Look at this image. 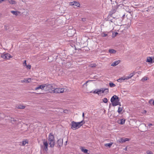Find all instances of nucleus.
Segmentation results:
<instances>
[{
    "label": "nucleus",
    "instance_id": "3",
    "mask_svg": "<svg viewBox=\"0 0 154 154\" xmlns=\"http://www.w3.org/2000/svg\"><path fill=\"white\" fill-rule=\"evenodd\" d=\"M48 140L50 146L51 147L54 146L55 144L54 136L51 133H50L48 136Z\"/></svg>",
    "mask_w": 154,
    "mask_h": 154
},
{
    "label": "nucleus",
    "instance_id": "13",
    "mask_svg": "<svg viewBox=\"0 0 154 154\" xmlns=\"http://www.w3.org/2000/svg\"><path fill=\"white\" fill-rule=\"evenodd\" d=\"M63 140L62 139H59L57 141L58 146L59 147L63 145Z\"/></svg>",
    "mask_w": 154,
    "mask_h": 154
},
{
    "label": "nucleus",
    "instance_id": "17",
    "mask_svg": "<svg viewBox=\"0 0 154 154\" xmlns=\"http://www.w3.org/2000/svg\"><path fill=\"white\" fill-rule=\"evenodd\" d=\"M125 121V120L124 119H122L119 120V121L120 122H119V123L121 125H123L124 124Z\"/></svg>",
    "mask_w": 154,
    "mask_h": 154
},
{
    "label": "nucleus",
    "instance_id": "4",
    "mask_svg": "<svg viewBox=\"0 0 154 154\" xmlns=\"http://www.w3.org/2000/svg\"><path fill=\"white\" fill-rule=\"evenodd\" d=\"M105 92L107 93L109 92V89L108 88H101L100 89H96L93 92L94 94H99L101 92L103 93Z\"/></svg>",
    "mask_w": 154,
    "mask_h": 154
},
{
    "label": "nucleus",
    "instance_id": "46",
    "mask_svg": "<svg viewBox=\"0 0 154 154\" xmlns=\"http://www.w3.org/2000/svg\"><path fill=\"white\" fill-rule=\"evenodd\" d=\"M84 113H83L82 114V116L83 117H84Z\"/></svg>",
    "mask_w": 154,
    "mask_h": 154
},
{
    "label": "nucleus",
    "instance_id": "1",
    "mask_svg": "<svg viewBox=\"0 0 154 154\" xmlns=\"http://www.w3.org/2000/svg\"><path fill=\"white\" fill-rule=\"evenodd\" d=\"M85 123V122L84 120L79 122H76L72 121L71 122V128L73 130H76L80 128Z\"/></svg>",
    "mask_w": 154,
    "mask_h": 154
},
{
    "label": "nucleus",
    "instance_id": "26",
    "mask_svg": "<svg viewBox=\"0 0 154 154\" xmlns=\"http://www.w3.org/2000/svg\"><path fill=\"white\" fill-rule=\"evenodd\" d=\"M122 110L123 109L122 108L119 107L117 111L119 113H120L122 111Z\"/></svg>",
    "mask_w": 154,
    "mask_h": 154
},
{
    "label": "nucleus",
    "instance_id": "9",
    "mask_svg": "<svg viewBox=\"0 0 154 154\" xmlns=\"http://www.w3.org/2000/svg\"><path fill=\"white\" fill-rule=\"evenodd\" d=\"M130 139L128 138H125L123 139L122 138H120L117 141L119 143H123L126 141H129Z\"/></svg>",
    "mask_w": 154,
    "mask_h": 154
},
{
    "label": "nucleus",
    "instance_id": "34",
    "mask_svg": "<svg viewBox=\"0 0 154 154\" xmlns=\"http://www.w3.org/2000/svg\"><path fill=\"white\" fill-rule=\"evenodd\" d=\"M134 75V73H132L131 74H130L129 75H128L129 78H131V77H132Z\"/></svg>",
    "mask_w": 154,
    "mask_h": 154
},
{
    "label": "nucleus",
    "instance_id": "24",
    "mask_svg": "<svg viewBox=\"0 0 154 154\" xmlns=\"http://www.w3.org/2000/svg\"><path fill=\"white\" fill-rule=\"evenodd\" d=\"M109 85L110 87H113L116 86V85L115 84L112 82H110L109 83Z\"/></svg>",
    "mask_w": 154,
    "mask_h": 154
},
{
    "label": "nucleus",
    "instance_id": "32",
    "mask_svg": "<svg viewBox=\"0 0 154 154\" xmlns=\"http://www.w3.org/2000/svg\"><path fill=\"white\" fill-rule=\"evenodd\" d=\"M107 35H108V34L106 33H102L101 34V36H102V37H103L107 36Z\"/></svg>",
    "mask_w": 154,
    "mask_h": 154
},
{
    "label": "nucleus",
    "instance_id": "38",
    "mask_svg": "<svg viewBox=\"0 0 154 154\" xmlns=\"http://www.w3.org/2000/svg\"><path fill=\"white\" fill-rule=\"evenodd\" d=\"M123 78H124V79H125V80H126V79L127 80V79H130V78H129L128 76H126L125 77H123Z\"/></svg>",
    "mask_w": 154,
    "mask_h": 154
},
{
    "label": "nucleus",
    "instance_id": "44",
    "mask_svg": "<svg viewBox=\"0 0 154 154\" xmlns=\"http://www.w3.org/2000/svg\"><path fill=\"white\" fill-rule=\"evenodd\" d=\"M67 141H66V142H65V145H66L67 144Z\"/></svg>",
    "mask_w": 154,
    "mask_h": 154
},
{
    "label": "nucleus",
    "instance_id": "39",
    "mask_svg": "<svg viewBox=\"0 0 154 154\" xmlns=\"http://www.w3.org/2000/svg\"><path fill=\"white\" fill-rule=\"evenodd\" d=\"M23 65L24 66H26L27 65L26 63V61L25 60L24 62L23 63Z\"/></svg>",
    "mask_w": 154,
    "mask_h": 154
},
{
    "label": "nucleus",
    "instance_id": "10",
    "mask_svg": "<svg viewBox=\"0 0 154 154\" xmlns=\"http://www.w3.org/2000/svg\"><path fill=\"white\" fill-rule=\"evenodd\" d=\"M116 10L115 9H112L110 12L109 14V16L110 17H112L113 18H116V17H114L113 15V14L115 13L116 12Z\"/></svg>",
    "mask_w": 154,
    "mask_h": 154
},
{
    "label": "nucleus",
    "instance_id": "35",
    "mask_svg": "<svg viewBox=\"0 0 154 154\" xmlns=\"http://www.w3.org/2000/svg\"><path fill=\"white\" fill-rule=\"evenodd\" d=\"M153 125H154L152 124H151V123L149 124H148V126L147 127V128H149L150 127L153 126Z\"/></svg>",
    "mask_w": 154,
    "mask_h": 154
},
{
    "label": "nucleus",
    "instance_id": "30",
    "mask_svg": "<svg viewBox=\"0 0 154 154\" xmlns=\"http://www.w3.org/2000/svg\"><path fill=\"white\" fill-rule=\"evenodd\" d=\"M148 79V78L146 77H143L141 81L142 82H144L145 81H146Z\"/></svg>",
    "mask_w": 154,
    "mask_h": 154
},
{
    "label": "nucleus",
    "instance_id": "25",
    "mask_svg": "<svg viewBox=\"0 0 154 154\" xmlns=\"http://www.w3.org/2000/svg\"><path fill=\"white\" fill-rule=\"evenodd\" d=\"M28 141L26 140L23 141L22 142V145L24 146L26 143H28Z\"/></svg>",
    "mask_w": 154,
    "mask_h": 154
},
{
    "label": "nucleus",
    "instance_id": "36",
    "mask_svg": "<svg viewBox=\"0 0 154 154\" xmlns=\"http://www.w3.org/2000/svg\"><path fill=\"white\" fill-rule=\"evenodd\" d=\"M147 154H152L153 152L149 150H148L146 151Z\"/></svg>",
    "mask_w": 154,
    "mask_h": 154
},
{
    "label": "nucleus",
    "instance_id": "11",
    "mask_svg": "<svg viewBox=\"0 0 154 154\" xmlns=\"http://www.w3.org/2000/svg\"><path fill=\"white\" fill-rule=\"evenodd\" d=\"M45 86H46V84L40 85H39L38 86L36 87L35 88V90H37L39 89L42 90L44 89V88L45 87Z\"/></svg>",
    "mask_w": 154,
    "mask_h": 154
},
{
    "label": "nucleus",
    "instance_id": "43",
    "mask_svg": "<svg viewBox=\"0 0 154 154\" xmlns=\"http://www.w3.org/2000/svg\"><path fill=\"white\" fill-rule=\"evenodd\" d=\"M127 147H126L124 149V150H126H126H127Z\"/></svg>",
    "mask_w": 154,
    "mask_h": 154
},
{
    "label": "nucleus",
    "instance_id": "37",
    "mask_svg": "<svg viewBox=\"0 0 154 154\" xmlns=\"http://www.w3.org/2000/svg\"><path fill=\"white\" fill-rule=\"evenodd\" d=\"M26 66V67L27 69H30L31 68V66L30 65H27Z\"/></svg>",
    "mask_w": 154,
    "mask_h": 154
},
{
    "label": "nucleus",
    "instance_id": "28",
    "mask_svg": "<svg viewBox=\"0 0 154 154\" xmlns=\"http://www.w3.org/2000/svg\"><path fill=\"white\" fill-rule=\"evenodd\" d=\"M10 3L12 4H15L16 3V1L13 0H11Z\"/></svg>",
    "mask_w": 154,
    "mask_h": 154
},
{
    "label": "nucleus",
    "instance_id": "18",
    "mask_svg": "<svg viewBox=\"0 0 154 154\" xmlns=\"http://www.w3.org/2000/svg\"><path fill=\"white\" fill-rule=\"evenodd\" d=\"M11 12L14 15L17 16L20 12L16 11H11Z\"/></svg>",
    "mask_w": 154,
    "mask_h": 154
},
{
    "label": "nucleus",
    "instance_id": "2",
    "mask_svg": "<svg viewBox=\"0 0 154 154\" xmlns=\"http://www.w3.org/2000/svg\"><path fill=\"white\" fill-rule=\"evenodd\" d=\"M119 97L116 95L113 96L110 100L112 106H114L119 105L120 106H121L120 103L119 102Z\"/></svg>",
    "mask_w": 154,
    "mask_h": 154
},
{
    "label": "nucleus",
    "instance_id": "49",
    "mask_svg": "<svg viewBox=\"0 0 154 154\" xmlns=\"http://www.w3.org/2000/svg\"><path fill=\"white\" fill-rule=\"evenodd\" d=\"M144 125H145V127H146V125L145 124H144Z\"/></svg>",
    "mask_w": 154,
    "mask_h": 154
},
{
    "label": "nucleus",
    "instance_id": "5",
    "mask_svg": "<svg viewBox=\"0 0 154 154\" xmlns=\"http://www.w3.org/2000/svg\"><path fill=\"white\" fill-rule=\"evenodd\" d=\"M69 5L70 6H74V8H76L77 7H79L80 6V4L78 2L76 1H73L70 2Z\"/></svg>",
    "mask_w": 154,
    "mask_h": 154
},
{
    "label": "nucleus",
    "instance_id": "19",
    "mask_svg": "<svg viewBox=\"0 0 154 154\" xmlns=\"http://www.w3.org/2000/svg\"><path fill=\"white\" fill-rule=\"evenodd\" d=\"M109 52L110 54H115L116 53V51L115 50L112 49H110L109 50Z\"/></svg>",
    "mask_w": 154,
    "mask_h": 154
},
{
    "label": "nucleus",
    "instance_id": "31",
    "mask_svg": "<svg viewBox=\"0 0 154 154\" xmlns=\"http://www.w3.org/2000/svg\"><path fill=\"white\" fill-rule=\"evenodd\" d=\"M103 100V102L105 103H106L108 102V100L106 98H104Z\"/></svg>",
    "mask_w": 154,
    "mask_h": 154
},
{
    "label": "nucleus",
    "instance_id": "6",
    "mask_svg": "<svg viewBox=\"0 0 154 154\" xmlns=\"http://www.w3.org/2000/svg\"><path fill=\"white\" fill-rule=\"evenodd\" d=\"M64 89L63 88H54L53 90V92L56 93H61L64 92Z\"/></svg>",
    "mask_w": 154,
    "mask_h": 154
},
{
    "label": "nucleus",
    "instance_id": "12",
    "mask_svg": "<svg viewBox=\"0 0 154 154\" xmlns=\"http://www.w3.org/2000/svg\"><path fill=\"white\" fill-rule=\"evenodd\" d=\"M43 143L44 146V149L45 150V151H47L48 150V143L47 141H44L43 142Z\"/></svg>",
    "mask_w": 154,
    "mask_h": 154
},
{
    "label": "nucleus",
    "instance_id": "20",
    "mask_svg": "<svg viewBox=\"0 0 154 154\" xmlns=\"http://www.w3.org/2000/svg\"><path fill=\"white\" fill-rule=\"evenodd\" d=\"M81 151L82 152H84L85 153H87V152H88V150L87 149H84L83 147H82L81 148Z\"/></svg>",
    "mask_w": 154,
    "mask_h": 154
},
{
    "label": "nucleus",
    "instance_id": "21",
    "mask_svg": "<svg viewBox=\"0 0 154 154\" xmlns=\"http://www.w3.org/2000/svg\"><path fill=\"white\" fill-rule=\"evenodd\" d=\"M125 80V79H124L123 77H122L117 80V81L119 82H122Z\"/></svg>",
    "mask_w": 154,
    "mask_h": 154
},
{
    "label": "nucleus",
    "instance_id": "27",
    "mask_svg": "<svg viewBox=\"0 0 154 154\" xmlns=\"http://www.w3.org/2000/svg\"><path fill=\"white\" fill-rule=\"evenodd\" d=\"M25 106H23L21 105H20L18 106V108L20 109H24L25 108Z\"/></svg>",
    "mask_w": 154,
    "mask_h": 154
},
{
    "label": "nucleus",
    "instance_id": "16",
    "mask_svg": "<svg viewBox=\"0 0 154 154\" xmlns=\"http://www.w3.org/2000/svg\"><path fill=\"white\" fill-rule=\"evenodd\" d=\"M146 62L152 63V59L151 57H149L147 58Z\"/></svg>",
    "mask_w": 154,
    "mask_h": 154
},
{
    "label": "nucleus",
    "instance_id": "42",
    "mask_svg": "<svg viewBox=\"0 0 154 154\" xmlns=\"http://www.w3.org/2000/svg\"><path fill=\"white\" fill-rule=\"evenodd\" d=\"M6 0H0V3H2V2H4Z\"/></svg>",
    "mask_w": 154,
    "mask_h": 154
},
{
    "label": "nucleus",
    "instance_id": "33",
    "mask_svg": "<svg viewBox=\"0 0 154 154\" xmlns=\"http://www.w3.org/2000/svg\"><path fill=\"white\" fill-rule=\"evenodd\" d=\"M118 34V33L117 32L113 33H112V37H115Z\"/></svg>",
    "mask_w": 154,
    "mask_h": 154
},
{
    "label": "nucleus",
    "instance_id": "47",
    "mask_svg": "<svg viewBox=\"0 0 154 154\" xmlns=\"http://www.w3.org/2000/svg\"><path fill=\"white\" fill-rule=\"evenodd\" d=\"M152 104L154 105V100L153 101Z\"/></svg>",
    "mask_w": 154,
    "mask_h": 154
},
{
    "label": "nucleus",
    "instance_id": "40",
    "mask_svg": "<svg viewBox=\"0 0 154 154\" xmlns=\"http://www.w3.org/2000/svg\"><path fill=\"white\" fill-rule=\"evenodd\" d=\"M154 100L152 99H151L150 100H149V103H150V104H151L152 103V102H153V101Z\"/></svg>",
    "mask_w": 154,
    "mask_h": 154
},
{
    "label": "nucleus",
    "instance_id": "22",
    "mask_svg": "<svg viewBox=\"0 0 154 154\" xmlns=\"http://www.w3.org/2000/svg\"><path fill=\"white\" fill-rule=\"evenodd\" d=\"M69 45L72 48H76V47L75 46V42L70 43Z\"/></svg>",
    "mask_w": 154,
    "mask_h": 154
},
{
    "label": "nucleus",
    "instance_id": "48",
    "mask_svg": "<svg viewBox=\"0 0 154 154\" xmlns=\"http://www.w3.org/2000/svg\"><path fill=\"white\" fill-rule=\"evenodd\" d=\"M85 19H84V18H82V20L83 21V20H84Z\"/></svg>",
    "mask_w": 154,
    "mask_h": 154
},
{
    "label": "nucleus",
    "instance_id": "29",
    "mask_svg": "<svg viewBox=\"0 0 154 154\" xmlns=\"http://www.w3.org/2000/svg\"><path fill=\"white\" fill-rule=\"evenodd\" d=\"M89 66L90 67L93 68L96 66V64L95 63H92L89 65Z\"/></svg>",
    "mask_w": 154,
    "mask_h": 154
},
{
    "label": "nucleus",
    "instance_id": "41",
    "mask_svg": "<svg viewBox=\"0 0 154 154\" xmlns=\"http://www.w3.org/2000/svg\"><path fill=\"white\" fill-rule=\"evenodd\" d=\"M87 81L84 84V85H87V83L89 82V81Z\"/></svg>",
    "mask_w": 154,
    "mask_h": 154
},
{
    "label": "nucleus",
    "instance_id": "7",
    "mask_svg": "<svg viewBox=\"0 0 154 154\" xmlns=\"http://www.w3.org/2000/svg\"><path fill=\"white\" fill-rule=\"evenodd\" d=\"M45 88L47 90H48L49 92H53L54 88L53 86L51 84H46V86Z\"/></svg>",
    "mask_w": 154,
    "mask_h": 154
},
{
    "label": "nucleus",
    "instance_id": "15",
    "mask_svg": "<svg viewBox=\"0 0 154 154\" xmlns=\"http://www.w3.org/2000/svg\"><path fill=\"white\" fill-rule=\"evenodd\" d=\"M119 62L120 61L119 60L115 61L112 63L111 65L112 66H115L118 64Z\"/></svg>",
    "mask_w": 154,
    "mask_h": 154
},
{
    "label": "nucleus",
    "instance_id": "45",
    "mask_svg": "<svg viewBox=\"0 0 154 154\" xmlns=\"http://www.w3.org/2000/svg\"><path fill=\"white\" fill-rule=\"evenodd\" d=\"M125 16V14H123V15L122 16V17H124Z\"/></svg>",
    "mask_w": 154,
    "mask_h": 154
},
{
    "label": "nucleus",
    "instance_id": "14",
    "mask_svg": "<svg viewBox=\"0 0 154 154\" xmlns=\"http://www.w3.org/2000/svg\"><path fill=\"white\" fill-rule=\"evenodd\" d=\"M31 78H27V79H24L23 80H22L21 82L22 83H23V82L29 83L31 82Z\"/></svg>",
    "mask_w": 154,
    "mask_h": 154
},
{
    "label": "nucleus",
    "instance_id": "23",
    "mask_svg": "<svg viewBox=\"0 0 154 154\" xmlns=\"http://www.w3.org/2000/svg\"><path fill=\"white\" fill-rule=\"evenodd\" d=\"M112 144H113L112 143H106L105 144V146L106 147L108 146L109 147H110L112 146Z\"/></svg>",
    "mask_w": 154,
    "mask_h": 154
},
{
    "label": "nucleus",
    "instance_id": "8",
    "mask_svg": "<svg viewBox=\"0 0 154 154\" xmlns=\"http://www.w3.org/2000/svg\"><path fill=\"white\" fill-rule=\"evenodd\" d=\"M1 57L4 59H8L12 57L8 53H6L2 54Z\"/></svg>",
    "mask_w": 154,
    "mask_h": 154
}]
</instances>
